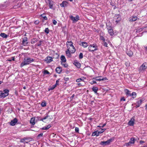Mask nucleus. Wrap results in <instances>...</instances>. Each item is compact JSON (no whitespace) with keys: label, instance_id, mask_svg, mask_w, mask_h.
I'll return each instance as SVG.
<instances>
[{"label":"nucleus","instance_id":"nucleus-38","mask_svg":"<svg viewBox=\"0 0 147 147\" xmlns=\"http://www.w3.org/2000/svg\"><path fill=\"white\" fill-rule=\"evenodd\" d=\"M61 64L63 65L64 67H68V65L65 63H61Z\"/></svg>","mask_w":147,"mask_h":147},{"label":"nucleus","instance_id":"nucleus-30","mask_svg":"<svg viewBox=\"0 0 147 147\" xmlns=\"http://www.w3.org/2000/svg\"><path fill=\"white\" fill-rule=\"evenodd\" d=\"M136 96V93L135 92H133L130 96H131L133 98H135Z\"/></svg>","mask_w":147,"mask_h":147},{"label":"nucleus","instance_id":"nucleus-34","mask_svg":"<svg viewBox=\"0 0 147 147\" xmlns=\"http://www.w3.org/2000/svg\"><path fill=\"white\" fill-rule=\"evenodd\" d=\"M40 16L45 20H47V17L45 15V14H42Z\"/></svg>","mask_w":147,"mask_h":147},{"label":"nucleus","instance_id":"nucleus-42","mask_svg":"<svg viewBox=\"0 0 147 147\" xmlns=\"http://www.w3.org/2000/svg\"><path fill=\"white\" fill-rule=\"evenodd\" d=\"M83 57V55L82 53H80L79 56V58L80 59L82 58Z\"/></svg>","mask_w":147,"mask_h":147},{"label":"nucleus","instance_id":"nucleus-48","mask_svg":"<svg viewBox=\"0 0 147 147\" xmlns=\"http://www.w3.org/2000/svg\"><path fill=\"white\" fill-rule=\"evenodd\" d=\"M53 22L54 25H56L57 23V22L55 20H53Z\"/></svg>","mask_w":147,"mask_h":147},{"label":"nucleus","instance_id":"nucleus-40","mask_svg":"<svg viewBox=\"0 0 147 147\" xmlns=\"http://www.w3.org/2000/svg\"><path fill=\"white\" fill-rule=\"evenodd\" d=\"M125 65L127 67H128L130 65V62L129 61H127L125 63Z\"/></svg>","mask_w":147,"mask_h":147},{"label":"nucleus","instance_id":"nucleus-12","mask_svg":"<svg viewBox=\"0 0 147 147\" xmlns=\"http://www.w3.org/2000/svg\"><path fill=\"white\" fill-rule=\"evenodd\" d=\"M27 38L26 37H24L23 38L22 44L24 46H25L28 44V42H27Z\"/></svg>","mask_w":147,"mask_h":147},{"label":"nucleus","instance_id":"nucleus-28","mask_svg":"<svg viewBox=\"0 0 147 147\" xmlns=\"http://www.w3.org/2000/svg\"><path fill=\"white\" fill-rule=\"evenodd\" d=\"M99 135L98 134V131H96L93 132L92 135V136H98Z\"/></svg>","mask_w":147,"mask_h":147},{"label":"nucleus","instance_id":"nucleus-56","mask_svg":"<svg viewBox=\"0 0 147 147\" xmlns=\"http://www.w3.org/2000/svg\"><path fill=\"white\" fill-rule=\"evenodd\" d=\"M59 79L58 80H57V81H56V84H55V85H56V86L57 85H58V83L59 82Z\"/></svg>","mask_w":147,"mask_h":147},{"label":"nucleus","instance_id":"nucleus-20","mask_svg":"<svg viewBox=\"0 0 147 147\" xmlns=\"http://www.w3.org/2000/svg\"><path fill=\"white\" fill-rule=\"evenodd\" d=\"M124 91L127 96H131V92L128 90L125 89L124 90Z\"/></svg>","mask_w":147,"mask_h":147},{"label":"nucleus","instance_id":"nucleus-6","mask_svg":"<svg viewBox=\"0 0 147 147\" xmlns=\"http://www.w3.org/2000/svg\"><path fill=\"white\" fill-rule=\"evenodd\" d=\"M147 68V63H144L139 68V71L140 72L144 71Z\"/></svg>","mask_w":147,"mask_h":147},{"label":"nucleus","instance_id":"nucleus-11","mask_svg":"<svg viewBox=\"0 0 147 147\" xmlns=\"http://www.w3.org/2000/svg\"><path fill=\"white\" fill-rule=\"evenodd\" d=\"M49 8L51 9H53V5H54V2L51 0H47Z\"/></svg>","mask_w":147,"mask_h":147},{"label":"nucleus","instance_id":"nucleus-21","mask_svg":"<svg viewBox=\"0 0 147 147\" xmlns=\"http://www.w3.org/2000/svg\"><path fill=\"white\" fill-rule=\"evenodd\" d=\"M68 3L66 1H63L60 4V5L62 7H64L67 6Z\"/></svg>","mask_w":147,"mask_h":147},{"label":"nucleus","instance_id":"nucleus-59","mask_svg":"<svg viewBox=\"0 0 147 147\" xmlns=\"http://www.w3.org/2000/svg\"><path fill=\"white\" fill-rule=\"evenodd\" d=\"M144 142L143 141L140 140V143L141 144H142L143 143H144Z\"/></svg>","mask_w":147,"mask_h":147},{"label":"nucleus","instance_id":"nucleus-1","mask_svg":"<svg viewBox=\"0 0 147 147\" xmlns=\"http://www.w3.org/2000/svg\"><path fill=\"white\" fill-rule=\"evenodd\" d=\"M34 59L30 57L25 58L20 64V67H22L24 66L28 65L30 63L34 61Z\"/></svg>","mask_w":147,"mask_h":147},{"label":"nucleus","instance_id":"nucleus-9","mask_svg":"<svg viewBox=\"0 0 147 147\" xmlns=\"http://www.w3.org/2000/svg\"><path fill=\"white\" fill-rule=\"evenodd\" d=\"M135 121V117H133L128 122V125L129 126H133L134 124Z\"/></svg>","mask_w":147,"mask_h":147},{"label":"nucleus","instance_id":"nucleus-64","mask_svg":"<svg viewBox=\"0 0 147 147\" xmlns=\"http://www.w3.org/2000/svg\"><path fill=\"white\" fill-rule=\"evenodd\" d=\"M144 147H147V144L145 145Z\"/></svg>","mask_w":147,"mask_h":147},{"label":"nucleus","instance_id":"nucleus-29","mask_svg":"<svg viewBox=\"0 0 147 147\" xmlns=\"http://www.w3.org/2000/svg\"><path fill=\"white\" fill-rule=\"evenodd\" d=\"M0 36L3 38H6L8 36V35H7L4 33H1L0 34Z\"/></svg>","mask_w":147,"mask_h":147},{"label":"nucleus","instance_id":"nucleus-36","mask_svg":"<svg viewBox=\"0 0 147 147\" xmlns=\"http://www.w3.org/2000/svg\"><path fill=\"white\" fill-rule=\"evenodd\" d=\"M41 105L42 107H45L46 106V103L45 101L42 102L41 104Z\"/></svg>","mask_w":147,"mask_h":147},{"label":"nucleus","instance_id":"nucleus-63","mask_svg":"<svg viewBox=\"0 0 147 147\" xmlns=\"http://www.w3.org/2000/svg\"><path fill=\"white\" fill-rule=\"evenodd\" d=\"M106 129H102L101 130L104 131Z\"/></svg>","mask_w":147,"mask_h":147},{"label":"nucleus","instance_id":"nucleus-8","mask_svg":"<svg viewBox=\"0 0 147 147\" xmlns=\"http://www.w3.org/2000/svg\"><path fill=\"white\" fill-rule=\"evenodd\" d=\"M135 141V139L134 138H132L130 139V141L128 143H125L124 146H131L132 144H133Z\"/></svg>","mask_w":147,"mask_h":147},{"label":"nucleus","instance_id":"nucleus-41","mask_svg":"<svg viewBox=\"0 0 147 147\" xmlns=\"http://www.w3.org/2000/svg\"><path fill=\"white\" fill-rule=\"evenodd\" d=\"M56 87V85H53L52 87L49 89V90H53Z\"/></svg>","mask_w":147,"mask_h":147},{"label":"nucleus","instance_id":"nucleus-35","mask_svg":"<svg viewBox=\"0 0 147 147\" xmlns=\"http://www.w3.org/2000/svg\"><path fill=\"white\" fill-rule=\"evenodd\" d=\"M49 117H50V116L49 115H47L45 117H44L43 118H42L40 120V121H44V120L47 119V118H48Z\"/></svg>","mask_w":147,"mask_h":147},{"label":"nucleus","instance_id":"nucleus-14","mask_svg":"<svg viewBox=\"0 0 147 147\" xmlns=\"http://www.w3.org/2000/svg\"><path fill=\"white\" fill-rule=\"evenodd\" d=\"M101 77H102L101 76H99L96 77V78H93V79H95L96 81H100L101 80H107L106 78H100Z\"/></svg>","mask_w":147,"mask_h":147},{"label":"nucleus","instance_id":"nucleus-15","mask_svg":"<svg viewBox=\"0 0 147 147\" xmlns=\"http://www.w3.org/2000/svg\"><path fill=\"white\" fill-rule=\"evenodd\" d=\"M17 121V119L15 118L13 120L11 121L10 123V124L11 125L14 126L16 124Z\"/></svg>","mask_w":147,"mask_h":147},{"label":"nucleus","instance_id":"nucleus-2","mask_svg":"<svg viewBox=\"0 0 147 147\" xmlns=\"http://www.w3.org/2000/svg\"><path fill=\"white\" fill-rule=\"evenodd\" d=\"M67 47V49H71V48L72 49V50H71L70 52L71 53H74L76 51V49L73 45V42L71 41H67L66 42Z\"/></svg>","mask_w":147,"mask_h":147},{"label":"nucleus","instance_id":"nucleus-31","mask_svg":"<svg viewBox=\"0 0 147 147\" xmlns=\"http://www.w3.org/2000/svg\"><path fill=\"white\" fill-rule=\"evenodd\" d=\"M92 89V90L95 92V93H96L97 90H98V88L96 87H93Z\"/></svg>","mask_w":147,"mask_h":147},{"label":"nucleus","instance_id":"nucleus-60","mask_svg":"<svg viewBox=\"0 0 147 147\" xmlns=\"http://www.w3.org/2000/svg\"><path fill=\"white\" fill-rule=\"evenodd\" d=\"M78 86H82V85L80 83H78Z\"/></svg>","mask_w":147,"mask_h":147},{"label":"nucleus","instance_id":"nucleus-5","mask_svg":"<svg viewBox=\"0 0 147 147\" xmlns=\"http://www.w3.org/2000/svg\"><path fill=\"white\" fill-rule=\"evenodd\" d=\"M114 140V138H111L109 140H108L106 141H101L100 142V144L106 146L107 145H109Z\"/></svg>","mask_w":147,"mask_h":147},{"label":"nucleus","instance_id":"nucleus-45","mask_svg":"<svg viewBox=\"0 0 147 147\" xmlns=\"http://www.w3.org/2000/svg\"><path fill=\"white\" fill-rule=\"evenodd\" d=\"M15 57H11V59L8 60L9 61H14Z\"/></svg>","mask_w":147,"mask_h":147},{"label":"nucleus","instance_id":"nucleus-57","mask_svg":"<svg viewBox=\"0 0 147 147\" xmlns=\"http://www.w3.org/2000/svg\"><path fill=\"white\" fill-rule=\"evenodd\" d=\"M75 94H73L70 98L71 100H72Z\"/></svg>","mask_w":147,"mask_h":147},{"label":"nucleus","instance_id":"nucleus-13","mask_svg":"<svg viewBox=\"0 0 147 147\" xmlns=\"http://www.w3.org/2000/svg\"><path fill=\"white\" fill-rule=\"evenodd\" d=\"M114 19H117V20H116V22L117 23H118L121 20V17L120 15L119 14L115 15L114 17Z\"/></svg>","mask_w":147,"mask_h":147},{"label":"nucleus","instance_id":"nucleus-54","mask_svg":"<svg viewBox=\"0 0 147 147\" xmlns=\"http://www.w3.org/2000/svg\"><path fill=\"white\" fill-rule=\"evenodd\" d=\"M42 129H43V130H47V129H47V128L46 127V126H45V127H43L42 128Z\"/></svg>","mask_w":147,"mask_h":147},{"label":"nucleus","instance_id":"nucleus-32","mask_svg":"<svg viewBox=\"0 0 147 147\" xmlns=\"http://www.w3.org/2000/svg\"><path fill=\"white\" fill-rule=\"evenodd\" d=\"M127 54L129 56H131L133 55V52L132 51H127Z\"/></svg>","mask_w":147,"mask_h":147},{"label":"nucleus","instance_id":"nucleus-17","mask_svg":"<svg viewBox=\"0 0 147 147\" xmlns=\"http://www.w3.org/2000/svg\"><path fill=\"white\" fill-rule=\"evenodd\" d=\"M45 61L47 63H49L53 61V58L51 57H47L46 58Z\"/></svg>","mask_w":147,"mask_h":147},{"label":"nucleus","instance_id":"nucleus-22","mask_svg":"<svg viewBox=\"0 0 147 147\" xmlns=\"http://www.w3.org/2000/svg\"><path fill=\"white\" fill-rule=\"evenodd\" d=\"M61 60V63H65L66 60L65 57L64 55H61L60 57Z\"/></svg>","mask_w":147,"mask_h":147},{"label":"nucleus","instance_id":"nucleus-23","mask_svg":"<svg viewBox=\"0 0 147 147\" xmlns=\"http://www.w3.org/2000/svg\"><path fill=\"white\" fill-rule=\"evenodd\" d=\"M55 70L56 72L58 74L61 73L62 70L61 68L60 67H57Z\"/></svg>","mask_w":147,"mask_h":147},{"label":"nucleus","instance_id":"nucleus-46","mask_svg":"<svg viewBox=\"0 0 147 147\" xmlns=\"http://www.w3.org/2000/svg\"><path fill=\"white\" fill-rule=\"evenodd\" d=\"M79 128L78 127H76L75 128V131L76 132L78 133L79 132Z\"/></svg>","mask_w":147,"mask_h":147},{"label":"nucleus","instance_id":"nucleus-51","mask_svg":"<svg viewBox=\"0 0 147 147\" xmlns=\"http://www.w3.org/2000/svg\"><path fill=\"white\" fill-rule=\"evenodd\" d=\"M104 45L106 47H107V44L105 42H103Z\"/></svg>","mask_w":147,"mask_h":147},{"label":"nucleus","instance_id":"nucleus-18","mask_svg":"<svg viewBox=\"0 0 147 147\" xmlns=\"http://www.w3.org/2000/svg\"><path fill=\"white\" fill-rule=\"evenodd\" d=\"M143 101L144 100L142 99H139L136 102V105H137V107H139Z\"/></svg>","mask_w":147,"mask_h":147},{"label":"nucleus","instance_id":"nucleus-26","mask_svg":"<svg viewBox=\"0 0 147 147\" xmlns=\"http://www.w3.org/2000/svg\"><path fill=\"white\" fill-rule=\"evenodd\" d=\"M82 46L84 48H86L88 46V43L85 42H82Z\"/></svg>","mask_w":147,"mask_h":147},{"label":"nucleus","instance_id":"nucleus-58","mask_svg":"<svg viewBox=\"0 0 147 147\" xmlns=\"http://www.w3.org/2000/svg\"><path fill=\"white\" fill-rule=\"evenodd\" d=\"M121 101L123 100V101H125V99L124 98H121Z\"/></svg>","mask_w":147,"mask_h":147},{"label":"nucleus","instance_id":"nucleus-43","mask_svg":"<svg viewBox=\"0 0 147 147\" xmlns=\"http://www.w3.org/2000/svg\"><path fill=\"white\" fill-rule=\"evenodd\" d=\"M44 74H50V73L49 71H47L45 70L44 71Z\"/></svg>","mask_w":147,"mask_h":147},{"label":"nucleus","instance_id":"nucleus-55","mask_svg":"<svg viewBox=\"0 0 147 147\" xmlns=\"http://www.w3.org/2000/svg\"><path fill=\"white\" fill-rule=\"evenodd\" d=\"M104 132V131H103L102 130H101L100 131H98V133L99 134H101L102 133Z\"/></svg>","mask_w":147,"mask_h":147},{"label":"nucleus","instance_id":"nucleus-37","mask_svg":"<svg viewBox=\"0 0 147 147\" xmlns=\"http://www.w3.org/2000/svg\"><path fill=\"white\" fill-rule=\"evenodd\" d=\"M45 32L47 34H48L49 32V30L48 28H45Z\"/></svg>","mask_w":147,"mask_h":147},{"label":"nucleus","instance_id":"nucleus-44","mask_svg":"<svg viewBox=\"0 0 147 147\" xmlns=\"http://www.w3.org/2000/svg\"><path fill=\"white\" fill-rule=\"evenodd\" d=\"M100 40L103 41V42L105 41V38L103 36H100Z\"/></svg>","mask_w":147,"mask_h":147},{"label":"nucleus","instance_id":"nucleus-24","mask_svg":"<svg viewBox=\"0 0 147 147\" xmlns=\"http://www.w3.org/2000/svg\"><path fill=\"white\" fill-rule=\"evenodd\" d=\"M35 119L34 118H31L30 121V123L32 125H34L35 123Z\"/></svg>","mask_w":147,"mask_h":147},{"label":"nucleus","instance_id":"nucleus-10","mask_svg":"<svg viewBox=\"0 0 147 147\" xmlns=\"http://www.w3.org/2000/svg\"><path fill=\"white\" fill-rule=\"evenodd\" d=\"M138 19L139 20V18H138L136 16H132L129 18V20L130 22H134Z\"/></svg>","mask_w":147,"mask_h":147},{"label":"nucleus","instance_id":"nucleus-33","mask_svg":"<svg viewBox=\"0 0 147 147\" xmlns=\"http://www.w3.org/2000/svg\"><path fill=\"white\" fill-rule=\"evenodd\" d=\"M37 41V40L36 38H34L31 40V44H33L35 43Z\"/></svg>","mask_w":147,"mask_h":147},{"label":"nucleus","instance_id":"nucleus-47","mask_svg":"<svg viewBox=\"0 0 147 147\" xmlns=\"http://www.w3.org/2000/svg\"><path fill=\"white\" fill-rule=\"evenodd\" d=\"M39 21L38 20H37L35 21L34 22V23L35 24H39Z\"/></svg>","mask_w":147,"mask_h":147},{"label":"nucleus","instance_id":"nucleus-49","mask_svg":"<svg viewBox=\"0 0 147 147\" xmlns=\"http://www.w3.org/2000/svg\"><path fill=\"white\" fill-rule=\"evenodd\" d=\"M46 127L47 129H48L49 128H50V127H51V126L50 124H48L47 126H46Z\"/></svg>","mask_w":147,"mask_h":147},{"label":"nucleus","instance_id":"nucleus-39","mask_svg":"<svg viewBox=\"0 0 147 147\" xmlns=\"http://www.w3.org/2000/svg\"><path fill=\"white\" fill-rule=\"evenodd\" d=\"M143 30V28H140L137 29L136 32L138 33L142 31Z\"/></svg>","mask_w":147,"mask_h":147},{"label":"nucleus","instance_id":"nucleus-16","mask_svg":"<svg viewBox=\"0 0 147 147\" xmlns=\"http://www.w3.org/2000/svg\"><path fill=\"white\" fill-rule=\"evenodd\" d=\"M107 29L108 30V33L110 34L111 36H112L113 35L114 33L113 32V30L112 29L111 27H107Z\"/></svg>","mask_w":147,"mask_h":147},{"label":"nucleus","instance_id":"nucleus-7","mask_svg":"<svg viewBox=\"0 0 147 147\" xmlns=\"http://www.w3.org/2000/svg\"><path fill=\"white\" fill-rule=\"evenodd\" d=\"M69 18L72 20L73 23L76 22L79 20V17L78 15H76L75 17H74L72 16H69Z\"/></svg>","mask_w":147,"mask_h":147},{"label":"nucleus","instance_id":"nucleus-61","mask_svg":"<svg viewBox=\"0 0 147 147\" xmlns=\"http://www.w3.org/2000/svg\"><path fill=\"white\" fill-rule=\"evenodd\" d=\"M106 125V123H104L102 126V127H103Z\"/></svg>","mask_w":147,"mask_h":147},{"label":"nucleus","instance_id":"nucleus-19","mask_svg":"<svg viewBox=\"0 0 147 147\" xmlns=\"http://www.w3.org/2000/svg\"><path fill=\"white\" fill-rule=\"evenodd\" d=\"M71 51V50L70 49H67L65 52L66 55L68 57H71V53L70 52Z\"/></svg>","mask_w":147,"mask_h":147},{"label":"nucleus","instance_id":"nucleus-3","mask_svg":"<svg viewBox=\"0 0 147 147\" xmlns=\"http://www.w3.org/2000/svg\"><path fill=\"white\" fill-rule=\"evenodd\" d=\"M9 91L7 89H5L3 91H0V97L4 98L9 95Z\"/></svg>","mask_w":147,"mask_h":147},{"label":"nucleus","instance_id":"nucleus-25","mask_svg":"<svg viewBox=\"0 0 147 147\" xmlns=\"http://www.w3.org/2000/svg\"><path fill=\"white\" fill-rule=\"evenodd\" d=\"M74 64L78 68H79L81 66V64L77 61H74Z\"/></svg>","mask_w":147,"mask_h":147},{"label":"nucleus","instance_id":"nucleus-50","mask_svg":"<svg viewBox=\"0 0 147 147\" xmlns=\"http://www.w3.org/2000/svg\"><path fill=\"white\" fill-rule=\"evenodd\" d=\"M43 134L42 133H40V134H39L38 135V137H42V136H43Z\"/></svg>","mask_w":147,"mask_h":147},{"label":"nucleus","instance_id":"nucleus-4","mask_svg":"<svg viewBox=\"0 0 147 147\" xmlns=\"http://www.w3.org/2000/svg\"><path fill=\"white\" fill-rule=\"evenodd\" d=\"M88 49L90 51L93 52L98 50V46L96 44L90 45Z\"/></svg>","mask_w":147,"mask_h":147},{"label":"nucleus","instance_id":"nucleus-53","mask_svg":"<svg viewBox=\"0 0 147 147\" xmlns=\"http://www.w3.org/2000/svg\"><path fill=\"white\" fill-rule=\"evenodd\" d=\"M90 83L92 84H96V82L95 81H92Z\"/></svg>","mask_w":147,"mask_h":147},{"label":"nucleus","instance_id":"nucleus-62","mask_svg":"<svg viewBox=\"0 0 147 147\" xmlns=\"http://www.w3.org/2000/svg\"><path fill=\"white\" fill-rule=\"evenodd\" d=\"M146 107V109L147 110V104L145 106Z\"/></svg>","mask_w":147,"mask_h":147},{"label":"nucleus","instance_id":"nucleus-27","mask_svg":"<svg viewBox=\"0 0 147 147\" xmlns=\"http://www.w3.org/2000/svg\"><path fill=\"white\" fill-rule=\"evenodd\" d=\"M86 78L83 77L82 78H80L76 80V82H79L81 81H84V79H85Z\"/></svg>","mask_w":147,"mask_h":147},{"label":"nucleus","instance_id":"nucleus-52","mask_svg":"<svg viewBox=\"0 0 147 147\" xmlns=\"http://www.w3.org/2000/svg\"><path fill=\"white\" fill-rule=\"evenodd\" d=\"M40 42L39 44H36V45H37V46H40L41 45V42H42V41H39Z\"/></svg>","mask_w":147,"mask_h":147}]
</instances>
